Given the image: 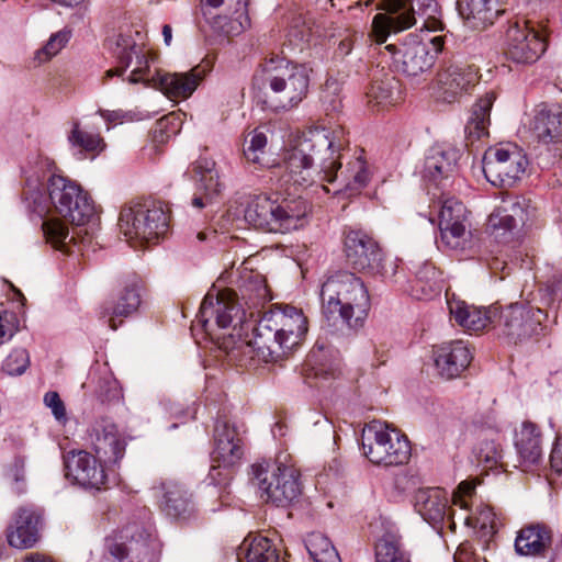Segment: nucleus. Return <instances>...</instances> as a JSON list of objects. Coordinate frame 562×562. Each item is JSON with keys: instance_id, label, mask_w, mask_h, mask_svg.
<instances>
[{"instance_id": "obj_1", "label": "nucleus", "mask_w": 562, "mask_h": 562, "mask_svg": "<svg viewBox=\"0 0 562 562\" xmlns=\"http://www.w3.org/2000/svg\"><path fill=\"white\" fill-rule=\"evenodd\" d=\"M342 144L336 137H329L325 130H308L294 136L286 146L282 162L272 170L278 177L280 188L289 195L295 194L319 181L329 183L339 181L340 188L350 195L362 189L368 180L369 172L361 157L347 162L341 169L340 150Z\"/></svg>"}, {"instance_id": "obj_36", "label": "nucleus", "mask_w": 562, "mask_h": 562, "mask_svg": "<svg viewBox=\"0 0 562 562\" xmlns=\"http://www.w3.org/2000/svg\"><path fill=\"white\" fill-rule=\"evenodd\" d=\"M515 448L521 465L537 464L542 459L541 434L531 422H525L515 432Z\"/></svg>"}, {"instance_id": "obj_52", "label": "nucleus", "mask_w": 562, "mask_h": 562, "mask_svg": "<svg viewBox=\"0 0 562 562\" xmlns=\"http://www.w3.org/2000/svg\"><path fill=\"white\" fill-rule=\"evenodd\" d=\"M44 404L50 408L55 419L61 424L67 422L66 408L57 392L50 391L44 395Z\"/></svg>"}, {"instance_id": "obj_47", "label": "nucleus", "mask_w": 562, "mask_h": 562, "mask_svg": "<svg viewBox=\"0 0 562 562\" xmlns=\"http://www.w3.org/2000/svg\"><path fill=\"white\" fill-rule=\"evenodd\" d=\"M267 147V136L263 132L254 130L245 138L244 157L248 162L265 166V154Z\"/></svg>"}, {"instance_id": "obj_63", "label": "nucleus", "mask_w": 562, "mask_h": 562, "mask_svg": "<svg viewBox=\"0 0 562 562\" xmlns=\"http://www.w3.org/2000/svg\"><path fill=\"white\" fill-rule=\"evenodd\" d=\"M24 464H25V462H24L23 458H21V457L15 458L14 467L16 469V473H15V479L16 480H20L19 471H23Z\"/></svg>"}, {"instance_id": "obj_23", "label": "nucleus", "mask_w": 562, "mask_h": 562, "mask_svg": "<svg viewBox=\"0 0 562 562\" xmlns=\"http://www.w3.org/2000/svg\"><path fill=\"white\" fill-rule=\"evenodd\" d=\"M103 460L86 450H71L64 454L66 477L85 490L101 491L108 475Z\"/></svg>"}, {"instance_id": "obj_39", "label": "nucleus", "mask_w": 562, "mask_h": 562, "mask_svg": "<svg viewBox=\"0 0 562 562\" xmlns=\"http://www.w3.org/2000/svg\"><path fill=\"white\" fill-rule=\"evenodd\" d=\"M496 95L493 91L486 92L472 108L471 116L465 125V134L472 140L488 134L490 112Z\"/></svg>"}, {"instance_id": "obj_20", "label": "nucleus", "mask_w": 562, "mask_h": 562, "mask_svg": "<svg viewBox=\"0 0 562 562\" xmlns=\"http://www.w3.org/2000/svg\"><path fill=\"white\" fill-rule=\"evenodd\" d=\"M468 216L465 205L456 198H448L440 202V239L449 249L465 252L474 247Z\"/></svg>"}, {"instance_id": "obj_59", "label": "nucleus", "mask_w": 562, "mask_h": 562, "mask_svg": "<svg viewBox=\"0 0 562 562\" xmlns=\"http://www.w3.org/2000/svg\"><path fill=\"white\" fill-rule=\"evenodd\" d=\"M474 485L471 482L463 481L459 484V491L467 496H471L474 492Z\"/></svg>"}, {"instance_id": "obj_56", "label": "nucleus", "mask_w": 562, "mask_h": 562, "mask_svg": "<svg viewBox=\"0 0 562 562\" xmlns=\"http://www.w3.org/2000/svg\"><path fill=\"white\" fill-rule=\"evenodd\" d=\"M13 336V327L8 314L0 315V344L5 338H11Z\"/></svg>"}, {"instance_id": "obj_50", "label": "nucleus", "mask_w": 562, "mask_h": 562, "mask_svg": "<svg viewBox=\"0 0 562 562\" xmlns=\"http://www.w3.org/2000/svg\"><path fill=\"white\" fill-rule=\"evenodd\" d=\"M203 7H210L213 9L220 8L221 5H225V11L227 14L237 15V20L239 21V25L243 26L241 19L246 16V11L248 7V0H201Z\"/></svg>"}, {"instance_id": "obj_2", "label": "nucleus", "mask_w": 562, "mask_h": 562, "mask_svg": "<svg viewBox=\"0 0 562 562\" xmlns=\"http://www.w3.org/2000/svg\"><path fill=\"white\" fill-rule=\"evenodd\" d=\"M48 198L45 202L34 201V212L41 217L56 214L81 228L69 234L68 226L55 217L43 221L42 231L47 244L64 252L74 254L81 250L76 238L82 244L90 243L99 228V215L89 193L63 176L53 175L47 181Z\"/></svg>"}, {"instance_id": "obj_10", "label": "nucleus", "mask_w": 562, "mask_h": 562, "mask_svg": "<svg viewBox=\"0 0 562 562\" xmlns=\"http://www.w3.org/2000/svg\"><path fill=\"white\" fill-rule=\"evenodd\" d=\"M161 544L149 526L132 522L104 539L112 562H159Z\"/></svg>"}, {"instance_id": "obj_25", "label": "nucleus", "mask_w": 562, "mask_h": 562, "mask_svg": "<svg viewBox=\"0 0 562 562\" xmlns=\"http://www.w3.org/2000/svg\"><path fill=\"white\" fill-rule=\"evenodd\" d=\"M477 81V69L462 61H450L437 74L439 98L448 103L454 102L468 92Z\"/></svg>"}, {"instance_id": "obj_48", "label": "nucleus", "mask_w": 562, "mask_h": 562, "mask_svg": "<svg viewBox=\"0 0 562 562\" xmlns=\"http://www.w3.org/2000/svg\"><path fill=\"white\" fill-rule=\"evenodd\" d=\"M70 36L71 32L66 29L52 34L46 44L36 52L35 59L40 64L48 61L66 46Z\"/></svg>"}, {"instance_id": "obj_31", "label": "nucleus", "mask_w": 562, "mask_h": 562, "mask_svg": "<svg viewBox=\"0 0 562 562\" xmlns=\"http://www.w3.org/2000/svg\"><path fill=\"white\" fill-rule=\"evenodd\" d=\"M471 360L472 352L461 340L445 342L434 349L435 367L439 375L447 380L459 376Z\"/></svg>"}, {"instance_id": "obj_5", "label": "nucleus", "mask_w": 562, "mask_h": 562, "mask_svg": "<svg viewBox=\"0 0 562 562\" xmlns=\"http://www.w3.org/2000/svg\"><path fill=\"white\" fill-rule=\"evenodd\" d=\"M307 333V319L294 306H278L265 311L254 328V338L233 347V356L241 350L263 362H277L299 346Z\"/></svg>"}, {"instance_id": "obj_18", "label": "nucleus", "mask_w": 562, "mask_h": 562, "mask_svg": "<svg viewBox=\"0 0 562 562\" xmlns=\"http://www.w3.org/2000/svg\"><path fill=\"white\" fill-rule=\"evenodd\" d=\"M113 54L120 66L105 72L103 83L114 76H122L128 67L134 66L127 81L130 83L143 82L155 88L156 80L161 72L158 69L151 70L154 57L143 46L136 44L130 35L119 34L116 36Z\"/></svg>"}, {"instance_id": "obj_42", "label": "nucleus", "mask_w": 562, "mask_h": 562, "mask_svg": "<svg viewBox=\"0 0 562 562\" xmlns=\"http://www.w3.org/2000/svg\"><path fill=\"white\" fill-rule=\"evenodd\" d=\"M313 35L321 34L318 26L315 25V22L310 16L299 14L293 18L288 32V41L289 45L293 46L292 49L303 50Z\"/></svg>"}, {"instance_id": "obj_33", "label": "nucleus", "mask_w": 562, "mask_h": 562, "mask_svg": "<svg viewBox=\"0 0 562 562\" xmlns=\"http://www.w3.org/2000/svg\"><path fill=\"white\" fill-rule=\"evenodd\" d=\"M160 508L170 517H184L192 510L191 495L177 481L162 480L153 486Z\"/></svg>"}, {"instance_id": "obj_38", "label": "nucleus", "mask_w": 562, "mask_h": 562, "mask_svg": "<svg viewBox=\"0 0 562 562\" xmlns=\"http://www.w3.org/2000/svg\"><path fill=\"white\" fill-rule=\"evenodd\" d=\"M238 562H280L278 549L266 537L255 536L244 539L237 551Z\"/></svg>"}, {"instance_id": "obj_15", "label": "nucleus", "mask_w": 562, "mask_h": 562, "mask_svg": "<svg viewBox=\"0 0 562 562\" xmlns=\"http://www.w3.org/2000/svg\"><path fill=\"white\" fill-rule=\"evenodd\" d=\"M244 440L238 429L225 420H217L214 429V449L209 479L214 485H226L232 471L244 457Z\"/></svg>"}, {"instance_id": "obj_13", "label": "nucleus", "mask_w": 562, "mask_h": 562, "mask_svg": "<svg viewBox=\"0 0 562 562\" xmlns=\"http://www.w3.org/2000/svg\"><path fill=\"white\" fill-rule=\"evenodd\" d=\"M348 263L357 271L382 279H392L397 272V260L387 258L379 244L362 231H349L345 236Z\"/></svg>"}, {"instance_id": "obj_64", "label": "nucleus", "mask_w": 562, "mask_h": 562, "mask_svg": "<svg viewBox=\"0 0 562 562\" xmlns=\"http://www.w3.org/2000/svg\"><path fill=\"white\" fill-rule=\"evenodd\" d=\"M425 268H426L427 270H431V271H432V274H435L434 267L426 266Z\"/></svg>"}, {"instance_id": "obj_21", "label": "nucleus", "mask_w": 562, "mask_h": 562, "mask_svg": "<svg viewBox=\"0 0 562 562\" xmlns=\"http://www.w3.org/2000/svg\"><path fill=\"white\" fill-rule=\"evenodd\" d=\"M542 310L528 304L515 303L499 310L495 327L509 342L517 344L539 333L546 318Z\"/></svg>"}, {"instance_id": "obj_43", "label": "nucleus", "mask_w": 562, "mask_h": 562, "mask_svg": "<svg viewBox=\"0 0 562 562\" xmlns=\"http://www.w3.org/2000/svg\"><path fill=\"white\" fill-rule=\"evenodd\" d=\"M368 103L374 106L394 104L400 99V86L394 77L374 80L367 92Z\"/></svg>"}, {"instance_id": "obj_35", "label": "nucleus", "mask_w": 562, "mask_h": 562, "mask_svg": "<svg viewBox=\"0 0 562 562\" xmlns=\"http://www.w3.org/2000/svg\"><path fill=\"white\" fill-rule=\"evenodd\" d=\"M457 9L467 24L474 30L493 24L501 12L498 0H457Z\"/></svg>"}, {"instance_id": "obj_28", "label": "nucleus", "mask_w": 562, "mask_h": 562, "mask_svg": "<svg viewBox=\"0 0 562 562\" xmlns=\"http://www.w3.org/2000/svg\"><path fill=\"white\" fill-rule=\"evenodd\" d=\"M192 178L195 181V192L191 204L195 209H203L217 198L224 186L220 180L215 161L200 158L191 165Z\"/></svg>"}, {"instance_id": "obj_46", "label": "nucleus", "mask_w": 562, "mask_h": 562, "mask_svg": "<svg viewBox=\"0 0 562 562\" xmlns=\"http://www.w3.org/2000/svg\"><path fill=\"white\" fill-rule=\"evenodd\" d=\"M240 294L245 305L250 310V316L255 315V310L259 313V307L270 300L267 285L259 276L245 282L240 288Z\"/></svg>"}, {"instance_id": "obj_62", "label": "nucleus", "mask_w": 562, "mask_h": 562, "mask_svg": "<svg viewBox=\"0 0 562 562\" xmlns=\"http://www.w3.org/2000/svg\"><path fill=\"white\" fill-rule=\"evenodd\" d=\"M162 36H164L165 44L169 46L172 41V30L169 24H165L162 26Z\"/></svg>"}, {"instance_id": "obj_3", "label": "nucleus", "mask_w": 562, "mask_h": 562, "mask_svg": "<svg viewBox=\"0 0 562 562\" xmlns=\"http://www.w3.org/2000/svg\"><path fill=\"white\" fill-rule=\"evenodd\" d=\"M324 326L331 334L348 336L363 326L370 295L362 279L349 271L330 274L319 289Z\"/></svg>"}, {"instance_id": "obj_44", "label": "nucleus", "mask_w": 562, "mask_h": 562, "mask_svg": "<svg viewBox=\"0 0 562 562\" xmlns=\"http://www.w3.org/2000/svg\"><path fill=\"white\" fill-rule=\"evenodd\" d=\"M304 542L314 562H341L338 551L324 533L311 532Z\"/></svg>"}, {"instance_id": "obj_49", "label": "nucleus", "mask_w": 562, "mask_h": 562, "mask_svg": "<svg viewBox=\"0 0 562 562\" xmlns=\"http://www.w3.org/2000/svg\"><path fill=\"white\" fill-rule=\"evenodd\" d=\"M30 366V356L26 349H13L2 362V371L9 375H21Z\"/></svg>"}, {"instance_id": "obj_12", "label": "nucleus", "mask_w": 562, "mask_h": 562, "mask_svg": "<svg viewBox=\"0 0 562 562\" xmlns=\"http://www.w3.org/2000/svg\"><path fill=\"white\" fill-rule=\"evenodd\" d=\"M251 475L259 497L266 503L285 507L301 494L299 473L292 467H274L263 461L251 465Z\"/></svg>"}, {"instance_id": "obj_61", "label": "nucleus", "mask_w": 562, "mask_h": 562, "mask_svg": "<svg viewBox=\"0 0 562 562\" xmlns=\"http://www.w3.org/2000/svg\"><path fill=\"white\" fill-rule=\"evenodd\" d=\"M24 562H53L50 561L48 558H46L45 555L43 554H40V553H31L29 554Z\"/></svg>"}, {"instance_id": "obj_58", "label": "nucleus", "mask_w": 562, "mask_h": 562, "mask_svg": "<svg viewBox=\"0 0 562 562\" xmlns=\"http://www.w3.org/2000/svg\"><path fill=\"white\" fill-rule=\"evenodd\" d=\"M487 268L490 269L492 274H496L498 271L504 272L508 269V265L505 260L498 257H492L486 261Z\"/></svg>"}, {"instance_id": "obj_19", "label": "nucleus", "mask_w": 562, "mask_h": 562, "mask_svg": "<svg viewBox=\"0 0 562 562\" xmlns=\"http://www.w3.org/2000/svg\"><path fill=\"white\" fill-rule=\"evenodd\" d=\"M526 155L513 145L488 148L483 157V172L495 187H512L525 173Z\"/></svg>"}, {"instance_id": "obj_37", "label": "nucleus", "mask_w": 562, "mask_h": 562, "mask_svg": "<svg viewBox=\"0 0 562 562\" xmlns=\"http://www.w3.org/2000/svg\"><path fill=\"white\" fill-rule=\"evenodd\" d=\"M140 304V294L137 283L135 281L126 284L123 290L117 294L116 299L106 302L101 315L108 317L109 327L113 330L117 328L116 317H127L137 311Z\"/></svg>"}, {"instance_id": "obj_60", "label": "nucleus", "mask_w": 562, "mask_h": 562, "mask_svg": "<svg viewBox=\"0 0 562 562\" xmlns=\"http://www.w3.org/2000/svg\"><path fill=\"white\" fill-rule=\"evenodd\" d=\"M323 350V347L318 344L315 345L314 349L312 350L310 355V362H313L315 364H321V358L319 352Z\"/></svg>"}, {"instance_id": "obj_27", "label": "nucleus", "mask_w": 562, "mask_h": 562, "mask_svg": "<svg viewBox=\"0 0 562 562\" xmlns=\"http://www.w3.org/2000/svg\"><path fill=\"white\" fill-rule=\"evenodd\" d=\"M213 68V61L202 60L187 72H165L158 76L155 88L159 89L170 99L189 98L198 88L200 82Z\"/></svg>"}, {"instance_id": "obj_7", "label": "nucleus", "mask_w": 562, "mask_h": 562, "mask_svg": "<svg viewBox=\"0 0 562 562\" xmlns=\"http://www.w3.org/2000/svg\"><path fill=\"white\" fill-rule=\"evenodd\" d=\"M308 211L302 196L279 201L260 194L248 202L245 221L257 229L284 234L302 227Z\"/></svg>"}, {"instance_id": "obj_54", "label": "nucleus", "mask_w": 562, "mask_h": 562, "mask_svg": "<svg viewBox=\"0 0 562 562\" xmlns=\"http://www.w3.org/2000/svg\"><path fill=\"white\" fill-rule=\"evenodd\" d=\"M454 562H479L470 542H462L453 555Z\"/></svg>"}, {"instance_id": "obj_4", "label": "nucleus", "mask_w": 562, "mask_h": 562, "mask_svg": "<svg viewBox=\"0 0 562 562\" xmlns=\"http://www.w3.org/2000/svg\"><path fill=\"white\" fill-rule=\"evenodd\" d=\"M245 322L246 311L234 291L210 290L201 303L192 330L200 329L225 353L228 362L243 367L247 366L250 352L240 349L234 357L233 347L245 341L241 338Z\"/></svg>"}, {"instance_id": "obj_55", "label": "nucleus", "mask_w": 562, "mask_h": 562, "mask_svg": "<svg viewBox=\"0 0 562 562\" xmlns=\"http://www.w3.org/2000/svg\"><path fill=\"white\" fill-rule=\"evenodd\" d=\"M550 462L552 469H554L557 472H562V436L557 438L550 454Z\"/></svg>"}, {"instance_id": "obj_29", "label": "nucleus", "mask_w": 562, "mask_h": 562, "mask_svg": "<svg viewBox=\"0 0 562 562\" xmlns=\"http://www.w3.org/2000/svg\"><path fill=\"white\" fill-rule=\"evenodd\" d=\"M446 297L451 317L465 330L479 331L496 324L498 307L468 304L465 301L457 299L454 294L450 296L448 291Z\"/></svg>"}, {"instance_id": "obj_17", "label": "nucleus", "mask_w": 562, "mask_h": 562, "mask_svg": "<svg viewBox=\"0 0 562 562\" xmlns=\"http://www.w3.org/2000/svg\"><path fill=\"white\" fill-rule=\"evenodd\" d=\"M537 215L535 202L522 195L507 196L490 214L486 232L497 243L509 241L519 226L526 225Z\"/></svg>"}, {"instance_id": "obj_8", "label": "nucleus", "mask_w": 562, "mask_h": 562, "mask_svg": "<svg viewBox=\"0 0 562 562\" xmlns=\"http://www.w3.org/2000/svg\"><path fill=\"white\" fill-rule=\"evenodd\" d=\"M385 13L374 15L370 36L378 43H384L391 32H401L416 23V14L425 16L424 26L437 30L441 23L437 19L439 5L436 0H385Z\"/></svg>"}, {"instance_id": "obj_40", "label": "nucleus", "mask_w": 562, "mask_h": 562, "mask_svg": "<svg viewBox=\"0 0 562 562\" xmlns=\"http://www.w3.org/2000/svg\"><path fill=\"white\" fill-rule=\"evenodd\" d=\"M68 142L71 147L92 154H99L105 148L104 139L100 133L97 130L82 126L78 121L72 123L71 131L68 134Z\"/></svg>"}, {"instance_id": "obj_51", "label": "nucleus", "mask_w": 562, "mask_h": 562, "mask_svg": "<svg viewBox=\"0 0 562 562\" xmlns=\"http://www.w3.org/2000/svg\"><path fill=\"white\" fill-rule=\"evenodd\" d=\"M95 393L102 402L119 401L122 396V390L119 382L112 376L101 378Z\"/></svg>"}, {"instance_id": "obj_30", "label": "nucleus", "mask_w": 562, "mask_h": 562, "mask_svg": "<svg viewBox=\"0 0 562 562\" xmlns=\"http://www.w3.org/2000/svg\"><path fill=\"white\" fill-rule=\"evenodd\" d=\"M42 517L32 507H20L7 528V539L16 549L32 548L40 539Z\"/></svg>"}, {"instance_id": "obj_24", "label": "nucleus", "mask_w": 562, "mask_h": 562, "mask_svg": "<svg viewBox=\"0 0 562 562\" xmlns=\"http://www.w3.org/2000/svg\"><path fill=\"white\" fill-rule=\"evenodd\" d=\"M414 509L427 521L438 533L442 535L445 529L456 530V522L452 519L449 507L448 493L440 487H422L413 496Z\"/></svg>"}, {"instance_id": "obj_45", "label": "nucleus", "mask_w": 562, "mask_h": 562, "mask_svg": "<svg viewBox=\"0 0 562 562\" xmlns=\"http://www.w3.org/2000/svg\"><path fill=\"white\" fill-rule=\"evenodd\" d=\"M375 562H411L401 538L385 533L375 544Z\"/></svg>"}, {"instance_id": "obj_11", "label": "nucleus", "mask_w": 562, "mask_h": 562, "mask_svg": "<svg viewBox=\"0 0 562 562\" xmlns=\"http://www.w3.org/2000/svg\"><path fill=\"white\" fill-rule=\"evenodd\" d=\"M361 445L364 456L374 464L401 465L411 458L407 437L380 422H372L363 428Z\"/></svg>"}, {"instance_id": "obj_26", "label": "nucleus", "mask_w": 562, "mask_h": 562, "mask_svg": "<svg viewBox=\"0 0 562 562\" xmlns=\"http://www.w3.org/2000/svg\"><path fill=\"white\" fill-rule=\"evenodd\" d=\"M88 438L97 457L104 463L116 464L124 457L125 439L110 420H95L88 430Z\"/></svg>"}, {"instance_id": "obj_9", "label": "nucleus", "mask_w": 562, "mask_h": 562, "mask_svg": "<svg viewBox=\"0 0 562 562\" xmlns=\"http://www.w3.org/2000/svg\"><path fill=\"white\" fill-rule=\"evenodd\" d=\"M169 221V209L162 202L132 201L122 207L119 226L130 240L156 243L168 233Z\"/></svg>"}, {"instance_id": "obj_22", "label": "nucleus", "mask_w": 562, "mask_h": 562, "mask_svg": "<svg viewBox=\"0 0 562 562\" xmlns=\"http://www.w3.org/2000/svg\"><path fill=\"white\" fill-rule=\"evenodd\" d=\"M505 54L517 64H532L544 53L546 37L525 20L510 22L506 31Z\"/></svg>"}, {"instance_id": "obj_34", "label": "nucleus", "mask_w": 562, "mask_h": 562, "mask_svg": "<svg viewBox=\"0 0 562 562\" xmlns=\"http://www.w3.org/2000/svg\"><path fill=\"white\" fill-rule=\"evenodd\" d=\"M551 543V529L543 524H531L519 530L515 550L519 555L546 557Z\"/></svg>"}, {"instance_id": "obj_41", "label": "nucleus", "mask_w": 562, "mask_h": 562, "mask_svg": "<svg viewBox=\"0 0 562 562\" xmlns=\"http://www.w3.org/2000/svg\"><path fill=\"white\" fill-rule=\"evenodd\" d=\"M475 458L484 470L504 468L503 449L498 442V434L494 432L492 438H480L475 449Z\"/></svg>"}, {"instance_id": "obj_57", "label": "nucleus", "mask_w": 562, "mask_h": 562, "mask_svg": "<svg viewBox=\"0 0 562 562\" xmlns=\"http://www.w3.org/2000/svg\"><path fill=\"white\" fill-rule=\"evenodd\" d=\"M99 114L106 123L123 122L126 116V114L121 110H99Z\"/></svg>"}, {"instance_id": "obj_32", "label": "nucleus", "mask_w": 562, "mask_h": 562, "mask_svg": "<svg viewBox=\"0 0 562 562\" xmlns=\"http://www.w3.org/2000/svg\"><path fill=\"white\" fill-rule=\"evenodd\" d=\"M460 159V150L450 145H435L428 149L424 168L423 179L427 182L439 186L443 180L451 177Z\"/></svg>"}, {"instance_id": "obj_6", "label": "nucleus", "mask_w": 562, "mask_h": 562, "mask_svg": "<svg viewBox=\"0 0 562 562\" xmlns=\"http://www.w3.org/2000/svg\"><path fill=\"white\" fill-rule=\"evenodd\" d=\"M262 80L268 89L265 104L273 111H289L297 106L308 92L307 68L278 56L262 64Z\"/></svg>"}, {"instance_id": "obj_14", "label": "nucleus", "mask_w": 562, "mask_h": 562, "mask_svg": "<svg viewBox=\"0 0 562 562\" xmlns=\"http://www.w3.org/2000/svg\"><path fill=\"white\" fill-rule=\"evenodd\" d=\"M537 161L544 169L562 159V104H540L531 122Z\"/></svg>"}, {"instance_id": "obj_53", "label": "nucleus", "mask_w": 562, "mask_h": 562, "mask_svg": "<svg viewBox=\"0 0 562 562\" xmlns=\"http://www.w3.org/2000/svg\"><path fill=\"white\" fill-rule=\"evenodd\" d=\"M176 121L178 119L175 114H169L164 116L157 122V127L154 131V139L155 142L162 143L165 140V134L166 137H169L171 133H176V130L178 127V124H176Z\"/></svg>"}, {"instance_id": "obj_16", "label": "nucleus", "mask_w": 562, "mask_h": 562, "mask_svg": "<svg viewBox=\"0 0 562 562\" xmlns=\"http://www.w3.org/2000/svg\"><path fill=\"white\" fill-rule=\"evenodd\" d=\"M443 43L442 36L422 38L416 34H409L400 47L390 44L385 49L391 54L400 71L415 77L431 69L437 55L443 48Z\"/></svg>"}]
</instances>
